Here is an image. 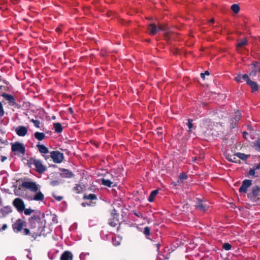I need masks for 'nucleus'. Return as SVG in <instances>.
<instances>
[{
    "mask_svg": "<svg viewBox=\"0 0 260 260\" xmlns=\"http://www.w3.org/2000/svg\"><path fill=\"white\" fill-rule=\"evenodd\" d=\"M28 222L30 230L24 228L23 235L30 236L35 239L42 234L41 218L39 216H32L28 218Z\"/></svg>",
    "mask_w": 260,
    "mask_h": 260,
    "instance_id": "f257e3e1",
    "label": "nucleus"
},
{
    "mask_svg": "<svg viewBox=\"0 0 260 260\" xmlns=\"http://www.w3.org/2000/svg\"><path fill=\"white\" fill-rule=\"evenodd\" d=\"M247 198L253 205L260 204V186H252L247 193Z\"/></svg>",
    "mask_w": 260,
    "mask_h": 260,
    "instance_id": "f03ea898",
    "label": "nucleus"
},
{
    "mask_svg": "<svg viewBox=\"0 0 260 260\" xmlns=\"http://www.w3.org/2000/svg\"><path fill=\"white\" fill-rule=\"evenodd\" d=\"M1 96L3 98L4 100L3 102L4 104H8L9 106L17 109L20 108V105L16 103V100L13 95L7 93L6 92H2L1 93Z\"/></svg>",
    "mask_w": 260,
    "mask_h": 260,
    "instance_id": "7ed1b4c3",
    "label": "nucleus"
},
{
    "mask_svg": "<svg viewBox=\"0 0 260 260\" xmlns=\"http://www.w3.org/2000/svg\"><path fill=\"white\" fill-rule=\"evenodd\" d=\"M11 150L15 155H24L25 153L24 145L19 142L11 143Z\"/></svg>",
    "mask_w": 260,
    "mask_h": 260,
    "instance_id": "20e7f679",
    "label": "nucleus"
},
{
    "mask_svg": "<svg viewBox=\"0 0 260 260\" xmlns=\"http://www.w3.org/2000/svg\"><path fill=\"white\" fill-rule=\"evenodd\" d=\"M29 163L34 165L36 171L40 174H43L47 170L46 167L43 165L42 161L40 159L31 158L29 160Z\"/></svg>",
    "mask_w": 260,
    "mask_h": 260,
    "instance_id": "39448f33",
    "label": "nucleus"
},
{
    "mask_svg": "<svg viewBox=\"0 0 260 260\" xmlns=\"http://www.w3.org/2000/svg\"><path fill=\"white\" fill-rule=\"evenodd\" d=\"M12 228L14 232L21 233L23 235L24 228H26V222L23 219L19 218L12 224Z\"/></svg>",
    "mask_w": 260,
    "mask_h": 260,
    "instance_id": "423d86ee",
    "label": "nucleus"
},
{
    "mask_svg": "<svg viewBox=\"0 0 260 260\" xmlns=\"http://www.w3.org/2000/svg\"><path fill=\"white\" fill-rule=\"evenodd\" d=\"M247 176L252 178L260 177V162L253 165L252 168L250 169Z\"/></svg>",
    "mask_w": 260,
    "mask_h": 260,
    "instance_id": "0eeeda50",
    "label": "nucleus"
},
{
    "mask_svg": "<svg viewBox=\"0 0 260 260\" xmlns=\"http://www.w3.org/2000/svg\"><path fill=\"white\" fill-rule=\"evenodd\" d=\"M13 205L19 213L23 212L25 207L24 201L19 198H16L13 200Z\"/></svg>",
    "mask_w": 260,
    "mask_h": 260,
    "instance_id": "6e6552de",
    "label": "nucleus"
},
{
    "mask_svg": "<svg viewBox=\"0 0 260 260\" xmlns=\"http://www.w3.org/2000/svg\"><path fill=\"white\" fill-rule=\"evenodd\" d=\"M51 157L53 162L56 164L61 163L64 158L63 154L58 151H53L51 152Z\"/></svg>",
    "mask_w": 260,
    "mask_h": 260,
    "instance_id": "1a4fd4ad",
    "label": "nucleus"
},
{
    "mask_svg": "<svg viewBox=\"0 0 260 260\" xmlns=\"http://www.w3.org/2000/svg\"><path fill=\"white\" fill-rule=\"evenodd\" d=\"M101 183L104 186L111 187L117 186L118 182L117 181V179L115 178H113L112 180H111L108 178H103L101 179Z\"/></svg>",
    "mask_w": 260,
    "mask_h": 260,
    "instance_id": "9d476101",
    "label": "nucleus"
},
{
    "mask_svg": "<svg viewBox=\"0 0 260 260\" xmlns=\"http://www.w3.org/2000/svg\"><path fill=\"white\" fill-rule=\"evenodd\" d=\"M21 186L29 189L33 192H36L38 190V186L35 182L24 181L21 184Z\"/></svg>",
    "mask_w": 260,
    "mask_h": 260,
    "instance_id": "9b49d317",
    "label": "nucleus"
},
{
    "mask_svg": "<svg viewBox=\"0 0 260 260\" xmlns=\"http://www.w3.org/2000/svg\"><path fill=\"white\" fill-rule=\"evenodd\" d=\"M252 184V180L249 179H245L242 181V185L239 189L240 192L246 193L247 189Z\"/></svg>",
    "mask_w": 260,
    "mask_h": 260,
    "instance_id": "f8f14e48",
    "label": "nucleus"
},
{
    "mask_svg": "<svg viewBox=\"0 0 260 260\" xmlns=\"http://www.w3.org/2000/svg\"><path fill=\"white\" fill-rule=\"evenodd\" d=\"M159 31L158 26L154 23H150L148 26V32L151 36L155 35Z\"/></svg>",
    "mask_w": 260,
    "mask_h": 260,
    "instance_id": "ddd939ff",
    "label": "nucleus"
},
{
    "mask_svg": "<svg viewBox=\"0 0 260 260\" xmlns=\"http://www.w3.org/2000/svg\"><path fill=\"white\" fill-rule=\"evenodd\" d=\"M59 170L61 172L60 176L62 178H71L75 176L74 173L68 169L60 168Z\"/></svg>",
    "mask_w": 260,
    "mask_h": 260,
    "instance_id": "4468645a",
    "label": "nucleus"
},
{
    "mask_svg": "<svg viewBox=\"0 0 260 260\" xmlns=\"http://www.w3.org/2000/svg\"><path fill=\"white\" fill-rule=\"evenodd\" d=\"M1 81L4 83V85L1 84V93L6 91H10L12 89V86L8 81L1 78Z\"/></svg>",
    "mask_w": 260,
    "mask_h": 260,
    "instance_id": "2eb2a0df",
    "label": "nucleus"
},
{
    "mask_svg": "<svg viewBox=\"0 0 260 260\" xmlns=\"http://www.w3.org/2000/svg\"><path fill=\"white\" fill-rule=\"evenodd\" d=\"M17 135L20 137H24L27 133V129L24 126H18L15 129Z\"/></svg>",
    "mask_w": 260,
    "mask_h": 260,
    "instance_id": "dca6fc26",
    "label": "nucleus"
},
{
    "mask_svg": "<svg viewBox=\"0 0 260 260\" xmlns=\"http://www.w3.org/2000/svg\"><path fill=\"white\" fill-rule=\"evenodd\" d=\"M196 207L197 209L204 212L206 211L207 209H208V206L206 205L203 204L202 201L198 198L197 199V202L196 205Z\"/></svg>",
    "mask_w": 260,
    "mask_h": 260,
    "instance_id": "f3484780",
    "label": "nucleus"
},
{
    "mask_svg": "<svg viewBox=\"0 0 260 260\" xmlns=\"http://www.w3.org/2000/svg\"><path fill=\"white\" fill-rule=\"evenodd\" d=\"M73 255L69 251H65L61 255L60 260H72Z\"/></svg>",
    "mask_w": 260,
    "mask_h": 260,
    "instance_id": "a211bd4d",
    "label": "nucleus"
},
{
    "mask_svg": "<svg viewBox=\"0 0 260 260\" xmlns=\"http://www.w3.org/2000/svg\"><path fill=\"white\" fill-rule=\"evenodd\" d=\"M111 214L113 216V219H110L109 220L108 224L112 227H115L118 224V220L115 219V218H117L118 215L114 213H112Z\"/></svg>",
    "mask_w": 260,
    "mask_h": 260,
    "instance_id": "6ab92c4d",
    "label": "nucleus"
},
{
    "mask_svg": "<svg viewBox=\"0 0 260 260\" xmlns=\"http://www.w3.org/2000/svg\"><path fill=\"white\" fill-rule=\"evenodd\" d=\"M83 199L84 200H90L91 202H93L94 200H97L98 198L97 196L95 194L90 193L87 194L86 193L84 194L83 197Z\"/></svg>",
    "mask_w": 260,
    "mask_h": 260,
    "instance_id": "aec40b11",
    "label": "nucleus"
},
{
    "mask_svg": "<svg viewBox=\"0 0 260 260\" xmlns=\"http://www.w3.org/2000/svg\"><path fill=\"white\" fill-rule=\"evenodd\" d=\"M248 83H247V84L251 87L252 92H253L254 91L258 90V87L256 82L252 81L251 80H248Z\"/></svg>",
    "mask_w": 260,
    "mask_h": 260,
    "instance_id": "412c9836",
    "label": "nucleus"
},
{
    "mask_svg": "<svg viewBox=\"0 0 260 260\" xmlns=\"http://www.w3.org/2000/svg\"><path fill=\"white\" fill-rule=\"evenodd\" d=\"M37 147L39 151V152L41 153L46 154L49 152L48 149L42 144H38Z\"/></svg>",
    "mask_w": 260,
    "mask_h": 260,
    "instance_id": "4be33fe9",
    "label": "nucleus"
},
{
    "mask_svg": "<svg viewBox=\"0 0 260 260\" xmlns=\"http://www.w3.org/2000/svg\"><path fill=\"white\" fill-rule=\"evenodd\" d=\"M44 199V194L41 192H38L33 197L32 200L37 201H42Z\"/></svg>",
    "mask_w": 260,
    "mask_h": 260,
    "instance_id": "5701e85b",
    "label": "nucleus"
},
{
    "mask_svg": "<svg viewBox=\"0 0 260 260\" xmlns=\"http://www.w3.org/2000/svg\"><path fill=\"white\" fill-rule=\"evenodd\" d=\"M53 127L55 132L57 133H60L62 131V127L61 124L59 122L54 123L53 124Z\"/></svg>",
    "mask_w": 260,
    "mask_h": 260,
    "instance_id": "b1692460",
    "label": "nucleus"
},
{
    "mask_svg": "<svg viewBox=\"0 0 260 260\" xmlns=\"http://www.w3.org/2000/svg\"><path fill=\"white\" fill-rule=\"evenodd\" d=\"M35 138L39 141H42L45 138V135L43 133L37 132L34 134Z\"/></svg>",
    "mask_w": 260,
    "mask_h": 260,
    "instance_id": "393cba45",
    "label": "nucleus"
},
{
    "mask_svg": "<svg viewBox=\"0 0 260 260\" xmlns=\"http://www.w3.org/2000/svg\"><path fill=\"white\" fill-rule=\"evenodd\" d=\"M158 190L159 189H155L151 192L148 198V201L150 202H152L154 201L155 196L158 193Z\"/></svg>",
    "mask_w": 260,
    "mask_h": 260,
    "instance_id": "a878e982",
    "label": "nucleus"
},
{
    "mask_svg": "<svg viewBox=\"0 0 260 260\" xmlns=\"http://www.w3.org/2000/svg\"><path fill=\"white\" fill-rule=\"evenodd\" d=\"M248 44L247 39L245 38L242 39L237 45L236 47L237 48H240L244 46H246Z\"/></svg>",
    "mask_w": 260,
    "mask_h": 260,
    "instance_id": "bb28decb",
    "label": "nucleus"
},
{
    "mask_svg": "<svg viewBox=\"0 0 260 260\" xmlns=\"http://www.w3.org/2000/svg\"><path fill=\"white\" fill-rule=\"evenodd\" d=\"M143 233L146 236V238L147 239H149V236L150 235V228L147 226L144 228L143 231Z\"/></svg>",
    "mask_w": 260,
    "mask_h": 260,
    "instance_id": "cd10ccee",
    "label": "nucleus"
},
{
    "mask_svg": "<svg viewBox=\"0 0 260 260\" xmlns=\"http://www.w3.org/2000/svg\"><path fill=\"white\" fill-rule=\"evenodd\" d=\"M236 155L240 159L243 160H246L248 157L249 156V155H246L244 153L238 152L236 154Z\"/></svg>",
    "mask_w": 260,
    "mask_h": 260,
    "instance_id": "c85d7f7f",
    "label": "nucleus"
},
{
    "mask_svg": "<svg viewBox=\"0 0 260 260\" xmlns=\"http://www.w3.org/2000/svg\"><path fill=\"white\" fill-rule=\"evenodd\" d=\"M231 10L236 14L239 13L240 8L238 4H233L231 6Z\"/></svg>",
    "mask_w": 260,
    "mask_h": 260,
    "instance_id": "c756f323",
    "label": "nucleus"
},
{
    "mask_svg": "<svg viewBox=\"0 0 260 260\" xmlns=\"http://www.w3.org/2000/svg\"><path fill=\"white\" fill-rule=\"evenodd\" d=\"M253 145L255 150L260 152V138L254 142Z\"/></svg>",
    "mask_w": 260,
    "mask_h": 260,
    "instance_id": "7c9ffc66",
    "label": "nucleus"
},
{
    "mask_svg": "<svg viewBox=\"0 0 260 260\" xmlns=\"http://www.w3.org/2000/svg\"><path fill=\"white\" fill-rule=\"evenodd\" d=\"M74 190L77 193H80L82 190V187L80 184H76V186L74 187Z\"/></svg>",
    "mask_w": 260,
    "mask_h": 260,
    "instance_id": "2f4dec72",
    "label": "nucleus"
},
{
    "mask_svg": "<svg viewBox=\"0 0 260 260\" xmlns=\"http://www.w3.org/2000/svg\"><path fill=\"white\" fill-rule=\"evenodd\" d=\"M30 122H32L34 123L35 126H36V127H37V128L40 127L41 122L39 120L31 119H30Z\"/></svg>",
    "mask_w": 260,
    "mask_h": 260,
    "instance_id": "473e14b6",
    "label": "nucleus"
},
{
    "mask_svg": "<svg viewBox=\"0 0 260 260\" xmlns=\"http://www.w3.org/2000/svg\"><path fill=\"white\" fill-rule=\"evenodd\" d=\"M192 120L191 119H188V122L187 123V125L189 128L188 132H191L192 131V128L193 127V124L192 123Z\"/></svg>",
    "mask_w": 260,
    "mask_h": 260,
    "instance_id": "72a5a7b5",
    "label": "nucleus"
},
{
    "mask_svg": "<svg viewBox=\"0 0 260 260\" xmlns=\"http://www.w3.org/2000/svg\"><path fill=\"white\" fill-rule=\"evenodd\" d=\"M222 248L225 250H229L232 248V245L229 243H225L222 245Z\"/></svg>",
    "mask_w": 260,
    "mask_h": 260,
    "instance_id": "f704fd0d",
    "label": "nucleus"
},
{
    "mask_svg": "<svg viewBox=\"0 0 260 260\" xmlns=\"http://www.w3.org/2000/svg\"><path fill=\"white\" fill-rule=\"evenodd\" d=\"M23 212H24L25 215H29L31 214V213H32V212H34V210L30 208H28V209L25 208Z\"/></svg>",
    "mask_w": 260,
    "mask_h": 260,
    "instance_id": "c9c22d12",
    "label": "nucleus"
},
{
    "mask_svg": "<svg viewBox=\"0 0 260 260\" xmlns=\"http://www.w3.org/2000/svg\"><path fill=\"white\" fill-rule=\"evenodd\" d=\"M241 117V113L239 111H237L235 113V116L234 119L236 121H239Z\"/></svg>",
    "mask_w": 260,
    "mask_h": 260,
    "instance_id": "e433bc0d",
    "label": "nucleus"
},
{
    "mask_svg": "<svg viewBox=\"0 0 260 260\" xmlns=\"http://www.w3.org/2000/svg\"><path fill=\"white\" fill-rule=\"evenodd\" d=\"M226 158L230 162H237V158L234 156H233V158L232 156H226Z\"/></svg>",
    "mask_w": 260,
    "mask_h": 260,
    "instance_id": "4c0bfd02",
    "label": "nucleus"
},
{
    "mask_svg": "<svg viewBox=\"0 0 260 260\" xmlns=\"http://www.w3.org/2000/svg\"><path fill=\"white\" fill-rule=\"evenodd\" d=\"M158 28H159V30L166 31V30H167V29L168 28L167 25H162V24H159L158 25Z\"/></svg>",
    "mask_w": 260,
    "mask_h": 260,
    "instance_id": "58836bf2",
    "label": "nucleus"
},
{
    "mask_svg": "<svg viewBox=\"0 0 260 260\" xmlns=\"http://www.w3.org/2000/svg\"><path fill=\"white\" fill-rule=\"evenodd\" d=\"M52 196L55 199V200L57 201H61L63 197L62 196H57L55 193L52 194Z\"/></svg>",
    "mask_w": 260,
    "mask_h": 260,
    "instance_id": "ea45409f",
    "label": "nucleus"
},
{
    "mask_svg": "<svg viewBox=\"0 0 260 260\" xmlns=\"http://www.w3.org/2000/svg\"><path fill=\"white\" fill-rule=\"evenodd\" d=\"M179 178L181 180H184L187 179V175L185 173H182L179 176Z\"/></svg>",
    "mask_w": 260,
    "mask_h": 260,
    "instance_id": "a19ab883",
    "label": "nucleus"
},
{
    "mask_svg": "<svg viewBox=\"0 0 260 260\" xmlns=\"http://www.w3.org/2000/svg\"><path fill=\"white\" fill-rule=\"evenodd\" d=\"M242 75L238 74L235 78V80L236 82L240 83L241 82Z\"/></svg>",
    "mask_w": 260,
    "mask_h": 260,
    "instance_id": "79ce46f5",
    "label": "nucleus"
},
{
    "mask_svg": "<svg viewBox=\"0 0 260 260\" xmlns=\"http://www.w3.org/2000/svg\"><path fill=\"white\" fill-rule=\"evenodd\" d=\"M93 204H95L93 202H90V203L83 202L82 203V206L85 207L86 206H92Z\"/></svg>",
    "mask_w": 260,
    "mask_h": 260,
    "instance_id": "37998d69",
    "label": "nucleus"
},
{
    "mask_svg": "<svg viewBox=\"0 0 260 260\" xmlns=\"http://www.w3.org/2000/svg\"><path fill=\"white\" fill-rule=\"evenodd\" d=\"M242 79L246 80L247 84L248 83V80H251L247 74H244V75H242Z\"/></svg>",
    "mask_w": 260,
    "mask_h": 260,
    "instance_id": "c03bdc74",
    "label": "nucleus"
},
{
    "mask_svg": "<svg viewBox=\"0 0 260 260\" xmlns=\"http://www.w3.org/2000/svg\"><path fill=\"white\" fill-rule=\"evenodd\" d=\"M59 184V182L57 180H53L50 182V185L53 186H57Z\"/></svg>",
    "mask_w": 260,
    "mask_h": 260,
    "instance_id": "a18cd8bd",
    "label": "nucleus"
},
{
    "mask_svg": "<svg viewBox=\"0 0 260 260\" xmlns=\"http://www.w3.org/2000/svg\"><path fill=\"white\" fill-rule=\"evenodd\" d=\"M86 255H89V253H81L80 255V258L81 260H85Z\"/></svg>",
    "mask_w": 260,
    "mask_h": 260,
    "instance_id": "49530a36",
    "label": "nucleus"
},
{
    "mask_svg": "<svg viewBox=\"0 0 260 260\" xmlns=\"http://www.w3.org/2000/svg\"><path fill=\"white\" fill-rule=\"evenodd\" d=\"M156 133L158 136H160L162 134V128L160 127H157L156 129Z\"/></svg>",
    "mask_w": 260,
    "mask_h": 260,
    "instance_id": "de8ad7c7",
    "label": "nucleus"
},
{
    "mask_svg": "<svg viewBox=\"0 0 260 260\" xmlns=\"http://www.w3.org/2000/svg\"><path fill=\"white\" fill-rule=\"evenodd\" d=\"M257 71L256 70H252L249 74L251 76H255L256 74Z\"/></svg>",
    "mask_w": 260,
    "mask_h": 260,
    "instance_id": "09e8293b",
    "label": "nucleus"
},
{
    "mask_svg": "<svg viewBox=\"0 0 260 260\" xmlns=\"http://www.w3.org/2000/svg\"><path fill=\"white\" fill-rule=\"evenodd\" d=\"M160 245H161V244L159 242H158L157 244L154 245V246H155V247L156 248V251H159V249Z\"/></svg>",
    "mask_w": 260,
    "mask_h": 260,
    "instance_id": "8fccbe9b",
    "label": "nucleus"
},
{
    "mask_svg": "<svg viewBox=\"0 0 260 260\" xmlns=\"http://www.w3.org/2000/svg\"><path fill=\"white\" fill-rule=\"evenodd\" d=\"M43 157H44V158L46 159V160H48V159H49L50 158H51V154L50 155H46V154H44L43 155Z\"/></svg>",
    "mask_w": 260,
    "mask_h": 260,
    "instance_id": "3c124183",
    "label": "nucleus"
},
{
    "mask_svg": "<svg viewBox=\"0 0 260 260\" xmlns=\"http://www.w3.org/2000/svg\"><path fill=\"white\" fill-rule=\"evenodd\" d=\"M258 63V62L257 61H253L252 62V63H251V65L253 66L254 67H256V66L257 65Z\"/></svg>",
    "mask_w": 260,
    "mask_h": 260,
    "instance_id": "603ef678",
    "label": "nucleus"
},
{
    "mask_svg": "<svg viewBox=\"0 0 260 260\" xmlns=\"http://www.w3.org/2000/svg\"><path fill=\"white\" fill-rule=\"evenodd\" d=\"M4 114V111L3 108L2 104H1V116H2Z\"/></svg>",
    "mask_w": 260,
    "mask_h": 260,
    "instance_id": "864d4df0",
    "label": "nucleus"
},
{
    "mask_svg": "<svg viewBox=\"0 0 260 260\" xmlns=\"http://www.w3.org/2000/svg\"><path fill=\"white\" fill-rule=\"evenodd\" d=\"M20 0H12V2L14 4H18L20 2Z\"/></svg>",
    "mask_w": 260,
    "mask_h": 260,
    "instance_id": "5fc2aeb1",
    "label": "nucleus"
},
{
    "mask_svg": "<svg viewBox=\"0 0 260 260\" xmlns=\"http://www.w3.org/2000/svg\"><path fill=\"white\" fill-rule=\"evenodd\" d=\"M7 228V225L6 224H4L3 225L1 229L3 230H5Z\"/></svg>",
    "mask_w": 260,
    "mask_h": 260,
    "instance_id": "6e6d98bb",
    "label": "nucleus"
},
{
    "mask_svg": "<svg viewBox=\"0 0 260 260\" xmlns=\"http://www.w3.org/2000/svg\"><path fill=\"white\" fill-rule=\"evenodd\" d=\"M203 74H204V75H207V76H209L210 75V73L208 71H205V72L203 73Z\"/></svg>",
    "mask_w": 260,
    "mask_h": 260,
    "instance_id": "4d7b16f0",
    "label": "nucleus"
},
{
    "mask_svg": "<svg viewBox=\"0 0 260 260\" xmlns=\"http://www.w3.org/2000/svg\"><path fill=\"white\" fill-rule=\"evenodd\" d=\"M7 159L6 156H2L1 158V161H4Z\"/></svg>",
    "mask_w": 260,
    "mask_h": 260,
    "instance_id": "13d9d810",
    "label": "nucleus"
},
{
    "mask_svg": "<svg viewBox=\"0 0 260 260\" xmlns=\"http://www.w3.org/2000/svg\"><path fill=\"white\" fill-rule=\"evenodd\" d=\"M205 75H204V74H203V73H201V77L202 79H203L204 80L205 79Z\"/></svg>",
    "mask_w": 260,
    "mask_h": 260,
    "instance_id": "bf43d9fd",
    "label": "nucleus"
},
{
    "mask_svg": "<svg viewBox=\"0 0 260 260\" xmlns=\"http://www.w3.org/2000/svg\"><path fill=\"white\" fill-rule=\"evenodd\" d=\"M248 133L246 132H243V135L244 138L246 137V135H247Z\"/></svg>",
    "mask_w": 260,
    "mask_h": 260,
    "instance_id": "052dcab7",
    "label": "nucleus"
},
{
    "mask_svg": "<svg viewBox=\"0 0 260 260\" xmlns=\"http://www.w3.org/2000/svg\"><path fill=\"white\" fill-rule=\"evenodd\" d=\"M214 19L213 18L210 19L209 21V23H214Z\"/></svg>",
    "mask_w": 260,
    "mask_h": 260,
    "instance_id": "680f3d73",
    "label": "nucleus"
},
{
    "mask_svg": "<svg viewBox=\"0 0 260 260\" xmlns=\"http://www.w3.org/2000/svg\"><path fill=\"white\" fill-rule=\"evenodd\" d=\"M69 110L70 111V112L71 113H73V109H72V108H69Z\"/></svg>",
    "mask_w": 260,
    "mask_h": 260,
    "instance_id": "e2e57ef3",
    "label": "nucleus"
},
{
    "mask_svg": "<svg viewBox=\"0 0 260 260\" xmlns=\"http://www.w3.org/2000/svg\"><path fill=\"white\" fill-rule=\"evenodd\" d=\"M113 244H114V245H115V246L118 245L119 244V243H117V242L114 243V240H113Z\"/></svg>",
    "mask_w": 260,
    "mask_h": 260,
    "instance_id": "0e129e2a",
    "label": "nucleus"
},
{
    "mask_svg": "<svg viewBox=\"0 0 260 260\" xmlns=\"http://www.w3.org/2000/svg\"><path fill=\"white\" fill-rule=\"evenodd\" d=\"M110 176H111V178H109L110 179L112 180L113 178H115L116 179V177H113L112 175H110Z\"/></svg>",
    "mask_w": 260,
    "mask_h": 260,
    "instance_id": "69168bd1",
    "label": "nucleus"
},
{
    "mask_svg": "<svg viewBox=\"0 0 260 260\" xmlns=\"http://www.w3.org/2000/svg\"><path fill=\"white\" fill-rule=\"evenodd\" d=\"M192 161H196V160H197V158H196V157H192Z\"/></svg>",
    "mask_w": 260,
    "mask_h": 260,
    "instance_id": "338daca9",
    "label": "nucleus"
},
{
    "mask_svg": "<svg viewBox=\"0 0 260 260\" xmlns=\"http://www.w3.org/2000/svg\"><path fill=\"white\" fill-rule=\"evenodd\" d=\"M165 36L166 38H168V33H165Z\"/></svg>",
    "mask_w": 260,
    "mask_h": 260,
    "instance_id": "774afa93",
    "label": "nucleus"
}]
</instances>
